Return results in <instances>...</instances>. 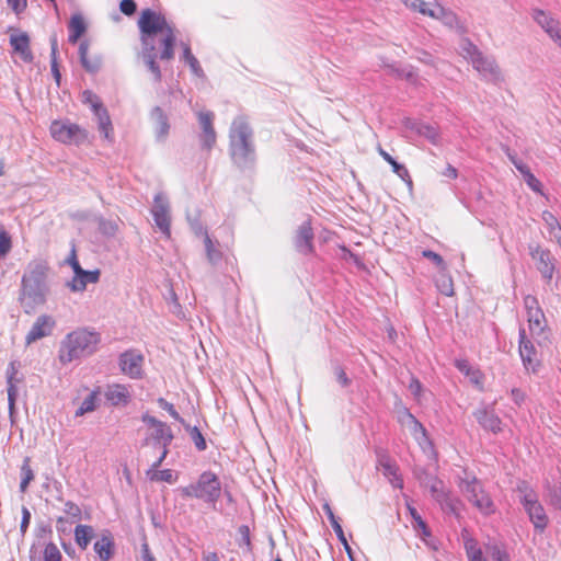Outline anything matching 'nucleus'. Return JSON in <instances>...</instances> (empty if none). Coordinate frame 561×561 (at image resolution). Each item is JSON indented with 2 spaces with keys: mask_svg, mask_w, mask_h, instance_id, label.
<instances>
[{
  "mask_svg": "<svg viewBox=\"0 0 561 561\" xmlns=\"http://www.w3.org/2000/svg\"><path fill=\"white\" fill-rule=\"evenodd\" d=\"M100 270L85 271L83 270L78 276H73L70 282L67 283V287L73 293L84 291L88 284H95L100 279Z\"/></svg>",
  "mask_w": 561,
  "mask_h": 561,
  "instance_id": "nucleus-24",
  "label": "nucleus"
},
{
  "mask_svg": "<svg viewBox=\"0 0 561 561\" xmlns=\"http://www.w3.org/2000/svg\"><path fill=\"white\" fill-rule=\"evenodd\" d=\"M58 44L56 36L50 38V69L56 83L60 84L61 75L57 61Z\"/></svg>",
  "mask_w": 561,
  "mask_h": 561,
  "instance_id": "nucleus-38",
  "label": "nucleus"
},
{
  "mask_svg": "<svg viewBox=\"0 0 561 561\" xmlns=\"http://www.w3.org/2000/svg\"><path fill=\"white\" fill-rule=\"evenodd\" d=\"M524 306H525V309L527 311V314L529 312H535V310H541L539 305H538L537 298L531 296V295H527L524 298Z\"/></svg>",
  "mask_w": 561,
  "mask_h": 561,
  "instance_id": "nucleus-62",
  "label": "nucleus"
},
{
  "mask_svg": "<svg viewBox=\"0 0 561 561\" xmlns=\"http://www.w3.org/2000/svg\"><path fill=\"white\" fill-rule=\"evenodd\" d=\"M144 356L135 351H127L119 356V367L130 378H140L142 375Z\"/></svg>",
  "mask_w": 561,
  "mask_h": 561,
  "instance_id": "nucleus-18",
  "label": "nucleus"
},
{
  "mask_svg": "<svg viewBox=\"0 0 561 561\" xmlns=\"http://www.w3.org/2000/svg\"><path fill=\"white\" fill-rule=\"evenodd\" d=\"M8 391V408H9V414H15V401L18 396V388L15 383L10 382V387L7 388Z\"/></svg>",
  "mask_w": 561,
  "mask_h": 561,
  "instance_id": "nucleus-53",
  "label": "nucleus"
},
{
  "mask_svg": "<svg viewBox=\"0 0 561 561\" xmlns=\"http://www.w3.org/2000/svg\"><path fill=\"white\" fill-rule=\"evenodd\" d=\"M95 537V530L91 525L79 524L75 528V541L80 549L85 550Z\"/></svg>",
  "mask_w": 561,
  "mask_h": 561,
  "instance_id": "nucleus-30",
  "label": "nucleus"
},
{
  "mask_svg": "<svg viewBox=\"0 0 561 561\" xmlns=\"http://www.w3.org/2000/svg\"><path fill=\"white\" fill-rule=\"evenodd\" d=\"M12 248V240L9 232L0 224V257H4Z\"/></svg>",
  "mask_w": 561,
  "mask_h": 561,
  "instance_id": "nucleus-42",
  "label": "nucleus"
},
{
  "mask_svg": "<svg viewBox=\"0 0 561 561\" xmlns=\"http://www.w3.org/2000/svg\"><path fill=\"white\" fill-rule=\"evenodd\" d=\"M88 51H89V43L87 41L81 42L79 45V51H78L81 66L88 72L95 73L101 69L102 59L100 56L89 58Z\"/></svg>",
  "mask_w": 561,
  "mask_h": 561,
  "instance_id": "nucleus-27",
  "label": "nucleus"
},
{
  "mask_svg": "<svg viewBox=\"0 0 561 561\" xmlns=\"http://www.w3.org/2000/svg\"><path fill=\"white\" fill-rule=\"evenodd\" d=\"M530 255L536 261L537 270L541 276L550 282L554 273V257L550 251L538 245L530 249Z\"/></svg>",
  "mask_w": 561,
  "mask_h": 561,
  "instance_id": "nucleus-15",
  "label": "nucleus"
},
{
  "mask_svg": "<svg viewBox=\"0 0 561 561\" xmlns=\"http://www.w3.org/2000/svg\"><path fill=\"white\" fill-rule=\"evenodd\" d=\"M204 243L209 263L213 265L219 263L222 257L221 251L215 245L207 232H204Z\"/></svg>",
  "mask_w": 561,
  "mask_h": 561,
  "instance_id": "nucleus-36",
  "label": "nucleus"
},
{
  "mask_svg": "<svg viewBox=\"0 0 561 561\" xmlns=\"http://www.w3.org/2000/svg\"><path fill=\"white\" fill-rule=\"evenodd\" d=\"M389 164L392 167V171L399 178H401L403 181L408 182V184L410 186L412 185V180L410 178L409 171H408V169L404 165L400 164L396 160H393L392 163H389Z\"/></svg>",
  "mask_w": 561,
  "mask_h": 561,
  "instance_id": "nucleus-51",
  "label": "nucleus"
},
{
  "mask_svg": "<svg viewBox=\"0 0 561 561\" xmlns=\"http://www.w3.org/2000/svg\"><path fill=\"white\" fill-rule=\"evenodd\" d=\"M467 548V554L470 561H486L483 558V553L481 549L474 548L473 546H466Z\"/></svg>",
  "mask_w": 561,
  "mask_h": 561,
  "instance_id": "nucleus-63",
  "label": "nucleus"
},
{
  "mask_svg": "<svg viewBox=\"0 0 561 561\" xmlns=\"http://www.w3.org/2000/svg\"><path fill=\"white\" fill-rule=\"evenodd\" d=\"M56 325L55 319L49 314H41L33 323L31 330L25 336V344L31 345L32 343L49 336Z\"/></svg>",
  "mask_w": 561,
  "mask_h": 561,
  "instance_id": "nucleus-13",
  "label": "nucleus"
},
{
  "mask_svg": "<svg viewBox=\"0 0 561 561\" xmlns=\"http://www.w3.org/2000/svg\"><path fill=\"white\" fill-rule=\"evenodd\" d=\"M400 2L411 11L426 16H435V10L428 9L424 0H400Z\"/></svg>",
  "mask_w": 561,
  "mask_h": 561,
  "instance_id": "nucleus-37",
  "label": "nucleus"
},
{
  "mask_svg": "<svg viewBox=\"0 0 561 561\" xmlns=\"http://www.w3.org/2000/svg\"><path fill=\"white\" fill-rule=\"evenodd\" d=\"M541 218L548 227L549 233L553 230V228H557L560 225L557 217L548 210L542 213Z\"/></svg>",
  "mask_w": 561,
  "mask_h": 561,
  "instance_id": "nucleus-60",
  "label": "nucleus"
},
{
  "mask_svg": "<svg viewBox=\"0 0 561 561\" xmlns=\"http://www.w3.org/2000/svg\"><path fill=\"white\" fill-rule=\"evenodd\" d=\"M151 438H152L154 445L170 446L174 438V435H173L172 428L167 423L163 422L162 426H158V427L153 428Z\"/></svg>",
  "mask_w": 561,
  "mask_h": 561,
  "instance_id": "nucleus-32",
  "label": "nucleus"
},
{
  "mask_svg": "<svg viewBox=\"0 0 561 561\" xmlns=\"http://www.w3.org/2000/svg\"><path fill=\"white\" fill-rule=\"evenodd\" d=\"M422 255H423V257L432 261L437 267H439V270H442V271L446 270V264H445L443 257L438 253H436L432 250H424V251H422Z\"/></svg>",
  "mask_w": 561,
  "mask_h": 561,
  "instance_id": "nucleus-52",
  "label": "nucleus"
},
{
  "mask_svg": "<svg viewBox=\"0 0 561 561\" xmlns=\"http://www.w3.org/2000/svg\"><path fill=\"white\" fill-rule=\"evenodd\" d=\"M420 539L425 543L426 547L436 551L438 550V540L433 537L431 529L426 530L423 534L417 535Z\"/></svg>",
  "mask_w": 561,
  "mask_h": 561,
  "instance_id": "nucleus-54",
  "label": "nucleus"
},
{
  "mask_svg": "<svg viewBox=\"0 0 561 561\" xmlns=\"http://www.w3.org/2000/svg\"><path fill=\"white\" fill-rule=\"evenodd\" d=\"M334 374H335L337 382L342 387H348L351 385V379L347 377L345 370L341 366H336L334 368Z\"/></svg>",
  "mask_w": 561,
  "mask_h": 561,
  "instance_id": "nucleus-61",
  "label": "nucleus"
},
{
  "mask_svg": "<svg viewBox=\"0 0 561 561\" xmlns=\"http://www.w3.org/2000/svg\"><path fill=\"white\" fill-rule=\"evenodd\" d=\"M93 550L100 561H110L115 552V542L110 531H105L94 542Z\"/></svg>",
  "mask_w": 561,
  "mask_h": 561,
  "instance_id": "nucleus-23",
  "label": "nucleus"
},
{
  "mask_svg": "<svg viewBox=\"0 0 561 561\" xmlns=\"http://www.w3.org/2000/svg\"><path fill=\"white\" fill-rule=\"evenodd\" d=\"M438 290L445 296L454 295L453 279L447 275H440L436 280Z\"/></svg>",
  "mask_w": 561,
  "mask_h": 561,
  "instance_id": "nucleus-44",
  "label": "nucleus"
},
{
  "mask_svg": "<svg viewBox=\"0 0 561 561\" xmlns=\"http://www.w3.org/2000/svg\"><path fill=\"white\" fill-rule=\"evenodd\" d=\"M48 264L43 260L31 261L22 276L19 300L26 313H31L47 300L49 287L47 285Z\"/></svg>",
  "mask_w": 561,
  "mask_h": 561,
  "instance_id": "nucleus-2",
  "label": "nucleus"
},
{
  "mask_svg": "<svg viewBox=\"0 0 561 561\" xmlns=\"http://www.w3.org/2000/svg\"><path fill=\"white\" fill-rule=\"evenodd\" d=\"M229 153L232 162L240 169H250L256 159L254 133L248 117L233 118L229 129Z\"/></svg>",
  "mask_w": 561,
  "mask_h": 561,
  "instance_id": "nucleus-3",
  "label": "nucleus"
},
{
  "mask_svg": "<svg viewBox=\"0 0 561 561\" xmlns=\"http://www.w3.org/2000/svg\"><path fill=\"white\" fill-rule=\"evenodd\" d=\"M405 427L410 431L411 435L420 445L428 440L425 427L421 422L417 421L416 417L413 421H411L409 425Z\"/></svg>",
  "mask_w": 561,
  "mask_h": 561,
  "instance_id": "nucleus-39",
  "label": "nucleus"
},
{
  "mask_svg": "<svg viewBox=\"0 0 561 561\" xmlns=\"http://www.w3.org/2000/svg\"><path fill=\"white\" fill-rule=\"evenodd\" d=\"M456 368L466 375L470 381L477 386L482 385V374L479 369L472 367L470 363L465 358H458L455 360Z\"/></svg>",
  "mask_w": 561,
  "mask_h": 561,
  "instance_id": "nucleus-31",
  "label": "nucleus"
},
{
  "mask_svg": "<svg viewBox=\"0 0 561 561\" xmlns=\"http://www.w3.org/2000/svg\"><path fill=\"white\" fill-rule=\"evenodd\" d=\"M313 231L310 221H304L297 229L295 236V248L301 254L313 253Z\"/></svg>",
  "mask_w": 561,
  "mask_h": 561,
  "instance_id": "nucleus-21",
  "label": "nucleus"
},
{
  "mask_svg": "<svg viewBox=\"0 0 561 561\" xmlns=\"http://www.w3.org/2000/svg\"><path fill=\"white\" fill-rule=\"evenodd\" d=\"M151 481H164L168 483H174L175 477L173 474V471L171 469H163V470H154L151 471L150 476H147Z\"/></svg>",
  "mask_w": 561,
  "mask_h": 561,
  "instance_id": "nucleus-43",
  "label": "nucleus"
},
{
  "mask_svg": "<svg viewBox=\"0 0 561 561\" xmlns=\"http://www.w3.org/2000/svg\"><path fill=\"white\" fill-rule=\"evenodd\" d=\"M61 553L55 543L49 542L46 545L44 549V561H61Z\"/></svg>",
  "mask_w": 561,
  "mask_h": 561,
  "instance_id": "nucleus-48",
  "label": "nucleus"
},
{
  "mask_svg": "<svg viewBox=\"0 0 561 561\" xmlns=\"http://www.w3.org/2000/svg\"><path fill=\"white\" fill-rule=\"evenodd\" d=\"M141 33V56L156 82H160L162 75L157 58L170 60L174 56L175 34L173 26L168 23L164 15L150 9L141 12L138 21Z\"/></svg>",
  "mask_w": 561,
  "mask_h": 561,
  "instance_id": "nucleus-1",
  "label": "nucleus"
},
{
  "mask_svg": "<svg viewBox=\"0 0 561 561\" xmlns=\"http://www.w3.org/2000/svg\"><path fill=\"white\" fill-rule=\"evenodd\" d=\"M10 45L13 47L14 51L20 54L23 61L31 62L33 60V54L30 49V38L26 33L11 35Z\"/></svg>",
  "mask_w": 561,
  "mask_h": 561,
  "instance_id": "nucleus-26",
  "label": "nucleus"
},
{
  "mask_svg": "<svg viewBox=\"0 0 561 561\" xmlns=\"http://www.w3.org/2000/svg\"><path fill=\"white\" fill-rule=\"evenodd\" d=\"M151 214L153 216L156 226L165 237L169 238L171 234L170 204L163 193H158L154 195Z\"/></svg>",
  "mask_w": 561,
  "mask_h": 561,
  "instance_id": "nucleus-11",
  "label": "nucleus"
},
{
  "mask_svg": "<svg viewBox=\"0 0 561 561\" xmlns=\"http://www.w3.org/2000/svg\"><path fill=\"white\" fill-rule=\"evenodd\" d=\"M30 462L31 458L25 457L21 466V478L31 482L34 480L35 476L33 469L30 466Z\"/></svg>",
  "mask_w": 561,
  "mask_h": 561,
  "instance_id": "nucleus-56",
  "label": "nucleus"
},
{
  "mask_svg": "<svg viewBox=\"0 0 561 561\" xmlns=\"http://www.w3.org/2000/svg\"><path fill=\"white\" fill-rule=\"evenodd\" d=\"M198 122L202 128L199 140L202 146L206 149H210L216 144V131L214 129V114L213 112H199L197 114Z\"/></svg>",
  "mask_w": 561,
  "mask_h": 561,
  "instance_id": "nucleus-19",
  "label": "nucleus"
},
{
  "mask_svg": "<svg viewBox=\"0 0 561 561\" xmlns=\"http://www.w3.org/2000/svg\"><path fill=\"white\" fill-rule=\"evenodd\" d=\"M68 41L71 44H76L78 39L85 33L87 26L83 18L80 14H75L70 19Z\"/></svg>",
  "mask_w": 561,
  "mask_h": 561,
  "instance_id": "nucleus-33",
  "label": "nucleus"
},
{
  "mask_svg": "<svg viewBox=\"0 0 561 561\" xmlns=\"http://www.w3.org/2000/svg\"><path fill=\"white\" fill-rule=\"evenodd\" d=\"M50 136L64 145L81 146L89 142V133L69 119H56L49 127Z\"/></svg>",
  "mask_w": 561,
  "mask_h": 561,
  "instance_id": "nucleus-8",
  "label": "nucleus"
},
{
  "mask_svg": "<svg viewBox=\"0 0 561 561\" xmlns=\"http://www.w3.org/2000/svg\"><path fill=\"white\" fill-rule=\"evenodd\" d=\"M179 491L183 497L201 500L215 507L221 496L222 484L215 472L207 470L202 472L195 482L181 486Z\"/></svg>",
  "mask_w": 561,
  "mask_h": 561,
  "instance_id": "nucleus-5",
  "label": "nucleus"
},
{
  "mask_svg": "<svg viewBox=\"0 0 561 561\" xmlns=\"http://www.w3.org/2000/svg\"><path fill=\"white\" fill-rule=\"evenodd\" d=\"M239 533V539L238 545L239 547H245L248 552L252 551V543H251V536H250V528L247 525H241L238 528Z\"/></svg>",
  "mask_w": 561,
  "mask_h": 561,
  "instance_id": "nucleus-47",
  "label": "nucleus"
},
{
  "mask_svg": "<svg viewBox=\"0 0 561 561\" xmlns=\"http://www.w3.org/2000/svg\"><path fill=\"white\" fill-rule=\"evenodd\" d=\"M520 493V503L526 511L529 520L533 523L536 530L542 533L548 526V516L541 503L538 500V494L525 482L518 485Z\"/></svg>",
  "mask_w": 561,
  "mask_h": 561,
  "instance_id": "nucleus-7",
  "label": "nucleus"
},
{
  "mask_svg": "<svg viewBox=\"0 0 561 561\" xmlns=\"http://www.w3.org/2000/svg\"><path fill=\"white\" fill-rule=\"evenodd\" d=\"M96 392H91L84 400L81 402L80 407L76 411V416H82L85 413L92 412L96 409Z\"/></svg>",
  "mask_w": 561,
  "mask_h": 561,
  "instance_id": "nucleus-40",
  "label": "nucleus"
},
{
  "mask_svg": "<svg viewBox=\"0 0 561 561\" xmlns=\"http://www.w3.org/2000/svg\"><path fill=\"white\" fill-rule=\"evenodd\" d=\"M186 430L190 432L191 438L197 450L203 451L207 448L206 440L196 426H187Z\"/></svg>",
  "mask_w": 561,
  "mask_h": 561,
  "instance_id": "nucleus-45",
  "label": "nucleus"
},
{
  "mask_svg": "<svg viewBox=\"0 0 561 561\" xmlns=\"http://www.w3.org/2000/svg\"><path fill=\"white\" fill-rule=\"evenodd\" d=\"M167 300L170 304V311L176 316H180L182 312L181 306L178 301L176 294L172 288L169 290V296L167 297Z\"/></svg>",
  "mask_w": 561,
  "mask_h": 561,
  "instance_id": "nucleus-58",
  "label": "nucleus"
},
{
  "mask_svg": "<svg viewBox=\"0 0 561 561\" xmlns=\"http://www.w3.org/2000/svg\"><path fill=\"white\" fill-rule=\"evenodd\" d=\"M119 9L124 14L131 15L136 12L137 7L134 0H122Z\"/></svg>",
  "mask_w": 561,
  "mask_h": 561,
  "instance_id": "nucleus-64",
  "label": "nucleus"
},
{
  "mask_svg": "<svg viewBox=\"0 0 561 561\" xmlns=\"http://www.w3.org/2000/svg\"><path fill=\"white\" fill-rule=\"evenodd\" d=\"M83 95L84 102L90 104L91 110L96 117L99 130L103 134V137L106 140L113 141V125L107 110L92 92L85 91Z\"/></svg>",
  "mask_w": 561,
  "mask_h": 561,
  "instance_id": "nucleus-10",
  "label": "nucleus"
},
{
  "mask_svg": "<svg viewBox=\"0 0 561 561\" xmlns=\"http://www.w3.org/2000/svg\"><path fill=\"white\" fill-rule=\"evenodd\" d=\"M520 175L523 176L525 183L528 185V187L531 191L539 193L541 195L543 194L541 182L533 174L529 167L527 169L523 170Z\"/></svg>",
  "mask_w": 561,
  "mask_h": 561,
  "instance_id": "nucleus-41",
  "label": "nucleus"
},
{
  "mask_svg": "<svg viewBox=\"0 0 561 561\" xmlns=\"http://www.w3.org/2000/svg\"><path fill=\"white\" fill-rule=\"evenodd\" d=\"M519 355L524 368L528 373H537L540 367L538 352L533 342L526 336L525 329L519 330Z\"/></svg>",
  "mask_w": 561,
  "mask_h": 561,
  "instance_id": "nucleus-12",
  "label": "nucleus"
},
{
  "mask_svg": "<svg viewBox=\"0 0 561 561\" xmlns=\"http://www.w3.org/2000/svg\"><path fill=\"white\" fill-rule=\"evenodd\" d=\"M473 416L483 430L494 434L502 431V421L493 407L481 405L473 412Z\"/></svg>",
  "mask_w": 561,
  "mask_h": 561,
  "instance_id": "nucleus-17",
  "label": "nucleus"
},
{
  "mask_svg": "<svg viewBox=\"0 0 561 561\" xmlns=\"http://www.w3.org/2000/svg\"><path fill=\"white\" fill-rule=\"evenodd\" d=\"M531 15L535 22L542 28V31L547 35L551 34L554 31V28L561 23L559 20L554 19L550 13L540 9H534Z\"/></svg>",
  "mask_w": 561,
  "mask_h": 561,
  "instance_id": "nucleus-29",
  "label": "nucleus"
},
{
  "mask_svg": "<svg viewBox=\"0 0 561 561\" xmlns=\"http://www.w3.org/2000/svg\"><path fill=\"white\" fill-rule=\"evenodd\" d=\"M505 153L508 158V160L512 162V164L516 168V170L522 173L523 170L527 169L528 165L526 163H524L518 157L517 154L512 151L510 148H506L505 149Z\"/></svg>",
  "mask_w": 561,
  "mask_h": 561,
  "instance_id": "nucleus-55",
  "label": "nucleus"
},
{
  "mask_svg": "<svg viewBox=\"0 0 561 561\" xmlns=\"http://www.w3.org/2000/svg\"><path fill=\"white\" fill-rule=\"evenodd\" d=\"M488 553L491 561H508V553L496 545L489 547Z\"/></svg>",
  "mask_w": 561,
  "mask_h": 561,
  "instance_id": "nucleus-50",
  "label": "nucleus"
},
{
  "mask_svg": "<svg viewBox=\"0 0 561 561\" xmlns=\"http://www.w3.org/2000/svg\"><path fill=\"white\" fill-rule=\"evenodd\" d=\"M104 397L112 405H125L130 400V392L127 386L114 383L107 386Z\"/></svg>",
  "mask_w": 561,
  "mask_h": 561,
  "instance_id": "nucleus-25",
  "label": "nucleus"
},
{
  "mask_svg": "<svg viewBox=\"0 0 561 561\" xmlns=\"http://www.w3.org/2000/svg\"><path fill=\"white\" fill-rule=\"evenodd\" d=\"M436 8L435 16H431L432 19L439 20L445 26L454 30L459 35H465L467 33V26L454 11L444 8L438 3H436Z\"/></svg>",
  "mask_w": 561,
  "mask_h": 561,
  "instance_id": "nucleus-20",
  "label": "nucleus"
},
{
  "mask_svg": "<svg viewBox=\"0 0 561 561\" xmlns=\"http://www.w3.org/2000/svg\"><path fill=\"white\" fill-rule=\"evenodd\" d=\"M403 126L407 131L424 137L433 145H437L439 142V131L434 125L413 118H405L403 121Z\"/></svg>",
  "mask_w": 561,
  "mask_h": 561,
  "instance_id": "nucleus-16",
  "label": "nucleus"
},
{
  "mask_svg": "<svg viewBox=\"0 0 561 561\" xmlns=\"http://www.w3.org/2000/svg\"><path fill=\"white\" fill-rule=\"evenodd\" d=\"M67 263L71 266L73 271V276H78L80 273H82L83 268L81 267L77 254L76 249L72 247L69 257L67 259Z\"/></svg>",
  "mask_w": 561,
  "mask_h": 561,
  "instance_id": "nucleus-57",
  "label": "nucleus"
},
{
  "mask_svg": "<svg viewBox=\"0 0 561 561\" xmlns=\"http://www.w3.org/2000/svg\"><path fill=\"white\" fill-rule=\"evenodd\" d=\"M444 511L450 512L453 514L457 513V504L458 501L451 497L448 491L444 493V496L435 500Z\"/></svg>",
  "mask_w": 561,
  "mask_h": 561,
  "instance_id": "nucleus-46",
  "label": "nucleus"
},
{
  "mask_svg": "<svg viewBox=\"0 0 561 561\" xmlns=\"http://www.w3.org/2000/svg\"><path fill=\"white\" fill-rule=\"evenodd\" d=\"M323 510L325 511L327 513V516H328V519L337 537V539L340 540V542L344 546L345 550L348 552V554L351 553V548L347 543V540H346V537L344 535V531H343V528L337 519V517L334 515V513L332 512L331 507L329 504H325L323 506Z\"/></svg>",
  "mask_w": 561,
  "mask_h": 561,
  "instance_id": "nucleus-34",
  "label": "nucleus"
},
{
  "mask_svg": "<svg viewBox=\"0 0 561 561\" xmlns=\"http://www.w3.org/2000/svg\"><path fill=\"white\" fill-rule=\"evenodd\" d=\"M157 403L161 409L165 410L170 414V416L173 417L175 421L182 424L184 423L183 417H181V415L178 413L172 403L168 402L164 398H158Z\"/></svg>",
  "mask_w": 561,
  "mask_h": 561,
  "instance_id": "nucleus-49",
  "label": "nucleus"
},
{
  "mask_svg": "<svg viewBox=\"0 0 561 561\" xmlns=\"http://www.w3.org/2000/svg\"><path fill=\"white\" fill-rule=\"evenodd\" d=\"M378 466L393 488H403V479L399 473V468L389 456H381L378 460Z\"/></svg>",
  "mask_w": 561,
  "mask_h": 561,
  "instance_id": "nucleus-22",
  "label": "nucleus"
},
{
  "mask_svg": "<svg viewBox=\"0 0 561 561\" xmlns=\"http://www.w3.org/2000/svg\"><path fill=\"white\" fill-rule=\"evenodd\" d=\"M459 48L461 56L469 60L472 67L483 78L492 80L500 79L501 71L494 58L483 55V53L469 38H462Z\"/></svg>",
  "mask_w": 561,
  "mask_h": 561,
  "instance_id": "nucleus-6",
  "label": "nucleus"
},
{
  "mask_svg": "<svg viewBox=\"0 0 561 561\" xmlns=\"http://www.w3.org/2000/svg\"><path fill=\"white\" fill-rule=\"evenodd\" d=\"M101 343V334L85 328L68 333L60 342L58 359L62 365L70 364L94 354Z\"/></svg>",
  "mask_w": 561,
  "mask_h": 561,
  "instance_id": "nucleus-4",
  "label": "nucleus"
},
{
  "mask_svg": "<svg viewBox=\"0 0 561 561\" xmlns=\"http://www.w3.org/2000/svg\"><path fill=\"white\" fill-rule=\"evenodd\" d=\"M461 492L465 494L467 500L484 515L494 513L495 506L482 486V483L476 477H467L461 479L459 483Z\"/></svg>",
  "mask_w": 561,
  "mask_h": 561,
  "instance_id": "nucleus-9",
  "label": "nucleus"
},
{
  "mask_svg": "<svg viewBox=\"0 0 561 561\" xmlns=\"http://www.w3.org/2000/svg\"><path fill=\"white\" fill-rule=\"evenodd\" d=\"M419 480L423 486L430 489L431 495L434 500L443 497L444 493L447 491L442 480L425 471L419 477Z\"/></svg>",
  "mask_w": 561,
  "mask_h": 561,
  "instance_id": "nucleus-28",
  "label": "nucleus"
},
{
  "mask_svg": "<svg viewBox=\"0 0 561 561\" xmlns=\"http://www.w3.org/2000/svg\"><path fill=\"white\" fill-rule=\"evenodd\" d=\"M531 335H540L545 331V314L542 310H535L527 314Z\"/></svg>",
  "mask_w": 561,
  "mask_h": 561,
  "instance_id": "nucleus-35",
  "label": "nucleus"
},
{
  "mask_svg": "<svg viewBox=\"0 0 561 561\" xmlns=\"http://www.w3.org/2000/svg\"><path fill=\"white\" fill-rule=\"evenodd\" d=\"M149 117L152 123L156 141L165 142L171 130L168 114L160 106H154L150 111Z\"/></svg>",
  "mask_w": 561,
  "mask_h": 561,
  "instance_id": "nucleus-14",
  "label": "nucleus"
},
{
  "mask_svg": "<svg viewBox=\"0 0 561 561\" xmlns=\"http://www.w3.org/2000/svg\"><path fill=\"white\" fill-rule=\"evenodd\" d=\"M64 511L67 515H69L72 518H76V519L81 518V508L79 507V505H77L76 503H73L71 501H67L65 503Z\"/></svg>",
  "mask_w": 561,
  "mask_h": 561,
  "instance_id": "nucleus-59",
  "label": "nucleus"
}]
</instances>
